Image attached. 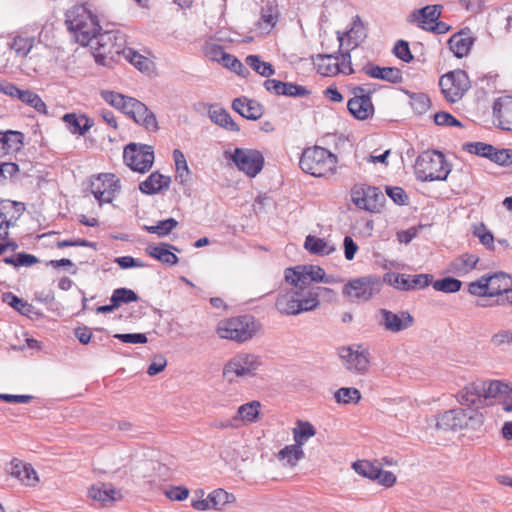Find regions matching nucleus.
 I'll use <instances>...</instances> for the list:
<instances>
[{
	"label": "nucleus",
	"instance_id": "obj_1",
	"mask_svg": "<svg viewBox=\"0 0 512 512\" xmlns=\"http://www.w3.org/2000/svg\"><path fill=\"white\" fill-rule=\"evenodd\" d=\"M67 30L81 46H88L102 32L99 18L86 4L75 5L65 13Z\"/></svg>",
	"mask_w": 512,
	"mask_h": 512
},
{
	"label": "nucleus",
	"instance_id": "obj_2",
	"mask_svg": "<svg viewBox=\"0 0 512 512\" xmlns=\"http://www.w3.org/2000/svg\"><path fill=\"white\" fill-rule=\"evenodd\" d=\"M484 415L477 409L454 408L447 410L436 417V428L443 431H456L465 429L477 433L482 432Z\"/></svg>",
	"mask_w": 512,
	"mask_h": 512
},
{
	"label": "nucleus",
	"instance_id": "obj_3",
	"mask_svg": "<svg viewBox=\"0 0 512 512\" xmlns=\"http://www.w3.org/2000/svg\"><path fill=\"white\" fill-rule=\"evenodd\" d=\"M262 330V324L255 316L243 314L219 321L216 333L221 339L244 343L254 338Z\"/></svg>",
	"mask_w": 512,
	"mask_h": 512
},
{
	"label": "nucleus",
	"instance_id": "obj_4",
	"mask_svg": "<svg viewBox=\"0 0 512 512\" xmlns=\"http://www.w3.org/2000/svg\"><path fill=\"white\" fill-rule=\"evenodd\" d=\"M337 156L321 146L307 147L302 151L299 167L313 177H328L336 173Z\"/></svg>",
	"mask_w": 512,
	"mask_h": 512
},
{
	"label": "nucleus",
	"instance_id": "obj_5",
	"mask_svg": "<svg viewBox=\"0 0 512 512\" xmlns=\"http://www.w3.org/2000/svg\"><path fill=\"white\" fill-rule=\"evenodd\" d=\"M96 40L97 46L93 52L95 62L106 67H112L129 48L126 35L120 30L103 31Z\"/></svg>",
	"mask_w": 512,
	"mask_h": 512
},
{
	"label": "nucleus",
	"instance_id": "obj_6",
	"mask_svg": "<svg viewBox=\"0 0 512 512\" xmlns=\"http://www.w3.org/2000/svg\"><path fill=\"white\" fill-rule=\"evenodd\" d=\"M414 169L419 181H444L451 171V165L441 151L426 150L418 155Z\"/></svg>",
	"mask_w": 512,
	"mask_h": 512
},
{
	"label": "nucleus",
	"instance_id": "obj_7",
	"mask_svg": "<svg viewBox=\"0 0 512 512\" xmlns=\"http://www.w3.org/2000/svg\"><path fill=\"white\" fill-rule=\"evenodd\" d=\"M261 365L260 356L252 353H238L224 365L223 377L229 383L234 382L239 377H253Z\"/></svg>",
	"mask_w": 512,
	"mask_h": 512
},
{
	"label": "nucleus",
	"instance_id": "obj_8",
	"mask_svg": "<svg viewBox=\"0 0 512 512\" xmlns=\"http://www.w3.org/2000/svg\"><path fill=\"white\" fill-rule=\"evenodd\" d=\"M154 159V149L151 145L130 142L124 147L123 162L134 172H148L153 166Z\"/></svg>",
	"mask_w": 512,
	"mask_h": 512
},
{
	"label": "nucleus",
	"instance_id": "obj_9",
	"mask_svg": "<svg viewBox=\"0 0 512 512\" xmlns=\"http://www.w3.org/2000/svg\"><path fill=\"white\" fill-rule=\"evenodd\" d=\"M439 86L446 101L455 103L470 89L471 82L466 71L456 69L442 75L439 79Z\"/></svg>",
	"mask_w": 512,
	"mask_h": 512
},
{
	"label": "nucleus",
	"instance_id": "obj_10",
	"mask_svg": "<svg viewBox=\"0 0 512 512\" xmlns=\"http://www.w3.org/2000/svg\"><path fill=\"white\" fill-rule=\"evenodd\" d=\"M382 286L379 277L368 275L349 280L343 287V295L356 300L368 301L377 294Z\"/></svg>",
	"mask_w": 512,
	"mask_h": 512
},
{
	"label": "nucleus",
	"instance_id": "obj_11",
	"mask_svg": "<svg viewBox=\"0 0 512 512\" xmlns=\"http://www.w3.org/2000/svg\"><path fill=\"white\" fill-rule=\"evenodd\" d=\"M352 201L361 209L380 212L384 208L386 199L378 187L362 185L352 189Z\"/></svg>",
	"mask_w": 512,
	"mask_h": 512
},
{
	"label": "nucleus",
	"instance_id": "obj_12",
	"mask_svg": "<svg viewBox=\"0 0 512 512\" xmlns=\"http://www.w3.org/2000/svg\"><path fill=\"white\" fill-rule=\"evenodd\" d=\"M231 160L240 171L251 178L258 175L264 166V157L256 149L235 148Z\"/></svg>",
	"mask_w": 512,
	"mask_h": 512
},
{
	"label": "nucleus",
	"instance_id": "obj_13",
	"mask_svg": "<svg viewBox=\"0 0 512 512\" xmlns=\"http://www.w3.org/2000/svg\"><path fill=\"white\" fill-rule=\"evenodd\" d=\"M433 280L432 274L409 275L397 272H387L383 276V282L388 283L400 291H411L428 287Z\"/></svg>",
	"mask_w": 512,
	"mask_h": 512
},
{
	"label": "nucleus",
	"instance_id": "obj_14",
	"mask_svg": "<svg viewBox=\"0 0 512 512\" xmlns=\"http://www.w3.org/2000/svg\"><path fill=\"white\" fill-rule=\"evenodd\" d=\"M352 468L360 476L376 481L385 488L393 487L397 481V477L394 473L383 470L376 461L357 460L352 463Z\"/></svg>",
	"mask_w": 512,
	"mask_h": 512
},
{
	"label": "nucleus",
	"instance_id": "obj_15",
	"mask_svg": "<svg viewBox=\"0 0 512 512\" xmlns=\"http://www.w3.org/2000/svg\"><path fill=\"white\" fill-rule=\"evenodd\" d=\"M378 314L381 316L378 320V325L391 333L402 332L412 327L415 323L414 317L406 310L395 313L386 308H381L378 310Z\"/></svg>",
	"mask_w": 512,
	"mask_h": 512
},
{
	"label": "nucleus",
	"instance_id": "obj_16",
	"mask_svg": "<svg viewBox=\"0 0 512 512\" xmlns=\"http://www.w3.org/2000/svg\"><path fill=\"white\" fill-rule=\"evenodd\" d=\"M338 354L345 368L350 372L363 375L369 370L370 352L368 349L358 351L353 350L352 346L341 347Z\"/></svg>",
	"mask_w": 512,
	"mask_h": 512
},
{
	"label": "nucleus",
	"instance_id": "obj_17",
	"mask_svg": "<svg viewBox=\"0 0 512 512\" xmlns=\"http://www.w3.org/2000/svg\"><path fill=\"white\" fill-rule=\"evenodd\" d=\"M6 471L27 487H35L39 483L38 474L33 466L18 458H13L10 461Z\"/></svg>",
	"mask_w": 512,
	"mask_h": 512
},
{
	"label": "nucleus",
	"instance_id": "obj_18",
	"mask_svg": "<svg viewBox=\"0 0 512 512\" xmlns=\"http://www.w3.org/2000/svg\"><path fill=\"white\" fill-rule=\"evenodd\" d=\"M232 109L243 118L253 121L260 119L265 112L264 106L259 101L246 96L235 98Z\"/></svg>",
	"mask_w": 512,
	"mask_h": 512
},
{
	"label": "nucleus",
	"instance_id": "obj_19",
	"mask_svg": "<svg viewBox=\"0 0 512 512\" xmlns=\"http://www.w3.org/2000/svg\"><path fill=\"white\" fill-rule=\"evenodd\" d=\"M493 116L498 121V128L512 131V96L499 97L494 101Z\"/></svg>",
	"mask_w": 512,
	"mask_h": 512
},
{
	"label": "nucleus",
	"instance_id": "obj_20",
	"mask_svg": "<svg viewBox=\"0 0 512 512\" xmlns=\"http://www.w3.org/2000/svg\"><path fill=\"white\" fill-rule=\"evenodd\" d=\"M173 251L180 252V249L172 244L165 242H161L158 245L149 244L145 248V252L150 257L169 266H174L179 262L178 256Z\"/></svg>",
	"mask_w": 512,
	"mask_h": 512
},
{
	"label": "nucleus",
	"instance_id": "obj_21",
	"mask_svg": "<svg viewBox=\"0 0 512 512\" xmlns=\"http://www.w3.org/2000/svg\"><path fill=\"white\" fill-rule=\"evenodd\" d=\"M443 6L440 4L426 5L420 9L414 10L408 18L409 22H417L422 30L435 23L441 16Z\"/></svg>",
	"mask_w": 512,
	"mask_h": 512
},
{
	"label": "nucleus",
	"instance_id": "obj_22",
	"mask_svg": "<svg viewBox=\"0 0 512 512\" xmlns=\"http://www.w3.org/2000/svg\"><path fill=\"white\" fill-rule=\"evenodd\" d=\"M469 28L461 29L448 39V46L454 56L461 59L467 56L476 41L475 37L469 36Z\"/></svg>",
	"mask_w": 512,
	"mask_h": 512
},
{
	"label": "nucleus",
	"instance_id": "obj_23",
	"mask_svg": "<svg viewBox=\"0 0 512 512\" xmlns=\"http://www.w3.org/2000/svg\"><path fill=\"white\" fill-rule=\"evenodd\" d=\"M362 71L371 78L384 80L392 84L403 82L402 71L397 67H380L369 62L362 68Z\"/></svg>",
	"mask_w": 512,
	"mask_h": 512
},
{
	"label": "nucleus",
	"instance_id": "obj_24",
	"mask_svg": "<svg viewBox=\"0 0 512 512\" xmlns=\"http://www.w3.org/2000/svg\"><path fill=\"white\" fill-rule=\"evenodd\" d=\"M299 296H302L301 292L294 289L279 293L275 302L276 309L283 315L300 314Z\"/></svg>",
	"mask_w": 512,
	"mask_h": 512
},
{
	"label": "nucleus",
	"instance_id": "obj_25",
	"mask_svg": "<svg viewBox=\"0 0 512 512\" xmlns=\"http://www.w3.org/2000/svg\"><path fill=\"white\" fill-rule=\"evenodd\" d=\"M25 135L17 130H0V155L18 153L24 146Z\"/></svg>",
	"mask_w": 512,
	"mask_h": 512
},
{
	"label": "nucleus",
	"instance_id": "obj_26",
	"mask_svg": "<svg viewBox=\"0 0 512 512\" xmlns=\"http://www.w3.org/2000/svg\"><path fill=\"white\" fill-rule=\"evenodd\" d=\"M170 183V176L154 171L139 184V190L146 195H155L163 190H167L170 187Z\"/></svg>",
	"mask_w": 512,
	"mask_h": 512
},
{
	"label": "nucleus",
	"instance_id": "obj_27",
	"mask_svg": "<svg viewBox=\"0 0 512 512\" xmlns=\"http://www.w3.org/2000/svg\"><path fill=\"white\" fill-rule=\"evenodd\" d=\"M345 37H347L349 44H353V48L358 47L367 37L364 23L359 15L353 17L351 27L348 31L344 33L337 31V39L340 43V48L343 46Z\"/></svg>",
	"mask_w": 512,
	"mask_h": 512
},
{
	"label": "nucleus",
	"instance_id": "obj_28",
	"mask_svg": "<svg viewBox=\"0 0 512 512\" xmlns=\"http://www.w3.org/2000/svg\"><path fill=\"white\" fill-rule=\"evenodd\" d=\"M88 495L90 498L101 502L103 505L115 502L122 498L120 490L115 489L109 483L101 482L93 484L88 490Z\"/></svg>",
	"mask_w": 512,
	"mask_h": 512
},
{
	"label": "nucleus",
	"instance_id": "obj_29",
	"mask_svg": "<svg viewBox=\"0 0 512 512\" xmlns=\"http://www.w3.org/2000/svg\"><path fill=\"white\" fill-rule=\"evenodd\" d=\"M62 121L70 133L80 136L85 135L94 125L93 119L86 114L66 113L62 116Z\"/></svg>",
	"mask_w": 512,
	"mask_h": 512
},
{
	"label": "nucleus",
	"instance_id": "obj_30",
	"mask_svg": "<svg viewBox=\"0 0 512 512\" xmlns=\"http://www.w3.org/2000/svg\"><path fill=\"white\" fill-rule=\"evenodd\" d=\"M349 113L357 120H367L372 118L375 109L371 98H350L347 102Z\"/></svg>",
	"mask_w": 512,
	"mask_h": 512
},
{
	"label": "nucleus",
	"instance_id": "obj_31",
	"mask_svg": "<svg viewBox=\"0 0 512 512\" xmlns=\"http://www.w3.org/2000/svg\"><path fill=\"white\" fill-rule=\"evenodd\" d=\"M2 301L6 304H8L10 307H12L14 310H16L18 313H20L23 316L30 317L31 319L39 318L43 316V314L37 310H35V307L25 301L24 299L18 297L12 292H5L1 296Z\"/></svg>",
	"mask_w": 512,
	"mask_h": 512
},
{
	"label": "nucleus",
	"instance_id": "obj_32",
	"mask_svg": "<svg viewBox=\"0 0 512 512\" xmlns=\"http://www.w3.org/2000/svg\"><path fill=\"white\" fill-rule=\"evenodd\" d=\"M482 384L481 383H469L467 384L459 393H458V401L461 405H467L468 408L472 406L476 407L478 410L479 407L483 405V396H482Z\"/></svg>",
	"mask_w": 512,
	"mask_h": 512
},
{
	"label": "nucleus",
	"instance_id": "obj_33",
	"mask_svg": "<svg viewBox=\"0 0 512 512\" xmlns=\"http://www.w3.org/2000/svg\"><path fill=\"white\" fill-rule=\"evenodd\" d=\"M479 262V257L472 253H464L453 259L448 265V272L464 276L471 272Z\"/></svg>",
	"mask_w": 512,
	"mask_h": 512
},
{
	"label": "nucleus",
	"instance_id": "obj_34",
	"mask_svg": "<svg viewBox=\"0 0 512 512\" xmlns=\"http://www.w3.org/2000/svg\"><path fill=\"white\" fill-rule=\"evenodd\" d=\"M323 293H330L331 296H333L334 290L327 287L317 286L308 290L306 294L302 292V296H299V309H301V313L317 308L320 303L319 298Z\"/></svg>",
	"mask_w": 512,
	"mask_h": 512
},
{
	"label": "nucleus",
	"instance_id": "obj_35",
	"mask_svg": "<svg viewBox=\"0 0 512 512\" xmlns=\"http://www.w3.org/2000/svg\"><path fill=\"white\" fill-rule=\"evenodd\" d=\"M486 281L489 282V295L490 297L498 298L499 295L507 290L509 285H512V276L499 271L493 274H485Z\"/></svg>",
	"mask_w": 512,
	"mask_h": 512
},
{
	"label": "nucleus",
	"instance_id": "obj_36",
	"mask_svg": "<svg viewBox=\"0 0 512 512\" xmlns=\"http://www.w3.org/2000/svg\"><path fill=\"white\" fill-rule=\"evenodd\" d=\"M261 403L253 400L238 407L234 420L244 424H252L258 421L260 416Z\"/></svg>",
	"mask_w": 512,
	"mask_h": 512
},
{
	"label": "nucleus",
	"instance_id": "obj_37",
	"mask_svg": "<svg viewBox=\"0 0 512 512\" xmlns=\"http://www.w3.org/2000/svg\"><path fill=\"white\" fill-rule=\"evenodd\" d=\"M316 434V429L314 426L308 421L298 420L296 422V427L293 429V435L295 443L291 445H286L284 448H301L310 437H313Z\"/></svg>",
	"mask_w": 512,
	"mask_h": 512
},
{
	"label": "nucleus",
	"instance_id": "obj_38",
	"mask_svg": "<svg viewBox=\"0 0 512 512\" xmlns=\"http://www.w3.org/2000/svg\"><path fill=\"white\" fill-rule=\"evenodd\" d=\"M338 54H340V56H341V62L339 63L340 64L339 73H343L346 75H350V74L354 73L352 63H351L350 50L343 52L341 50V48L339 47V50L336 53L317 54L315 57L312 56V59L316 60V61H324V60H331V59L338 61L339 60Z\"/></svg>",
	"mask_w": 512,
	"mask_h": 512
},
{
	"label": "nucleus",
	"instance_id": "obj_39",
	"mask_svg": "<svg viewBox=\"0 0 512 512\" xmlns=\"http://www.w3.org/2000/svg\"><path fill=\"white\" fill-rule=\"evenodd\" d=\"M305 249L313 255H330L335 251L333 246H329L323 238L308 235L304 242Z\"/></svg>",
	"mask_w": 512,
	"mask_h": 512
},
{
	"label": "nucleus",
	"instance_id": "obj_40",
	"mask_svg": "<svg viewBox=\"0 0 512 512\" xmlns=\"http://www.w3.org/2000/svg\"><path fill=\"white\" fill-rule=\"evenodd\" d=\"M209 117L212 122L229 131H240L239 125L232 119L230 114L224 109H214L209 111Z\"/></svg>",
	"mask_w": 512,
	"mask_h": 512
},
{
	"label": "nucleus",
	"instance_id": "obj_41",
	"mask_svg": "<svg viewBox=\"0 0 512 512\" xmlns=\"http://www.w3.org/2000/svg\"><path fill=\"white\" fill-rule=\"evenodd\" d=\"M219 51L221 52V59H219V62L224 67L230 69L241 77H247L251 74L248 68L244 66V64L234 55L227 53L224 49L219 48Z\"/></svg>",
	"mask_w": 512,
	"mask_h": 512
},
{
	"label": "nucleus",
	"instance_id": "obj_42",
	"mask_svg": "<svg viewBox=\"0 0 512 512\" xmlns=\"http://www.w3.org/2000/svg\"><path fill=\"white\" fill-rule=\"evenodd\" d=\"M405 94L410 99V105L413 109V111L417 115H423L425 114L431 107V99L430 97L423 92H411L408 90H405Z\"/></svg>",
	"mask_w": 512,
	"mask_h": 512
},
{
	"label": "nucleus",
	"instance_id": "obj_43",
	"mask_svg": "<svg viewBox=\"0 0 512 512\" xmlns=\"http://www.w3.org/2000/svg\"><path fill=\"white\" fill-rule=\"evenodd\" d=\"M482 384V396L486 400L488 398H495L499 395L509 394L512 392V388L502 381L492 380L489 382H481Z\"/></svg>",
	"mask_w": 512,
	"mask_h": 512
},
{
	"label": "nucleus",
	"instance_id": "obj_44",
	"mask_svg": "<svg viewBox=\"0 0 512 512\" xmlns=\"http://www.w3.org/2000/svg\"><path fill=\"white\" fill-rule=\"evenodd\" d=\"M173 159L175 162V179L177 181L179 180L181 185H185L188 182L189 176L191 174L186 158L181 150L174 149Z\"/></svg>",
	"mask_w": 512,
	"mask_h": 512
},
{
	"label": "nucleus",
	"instance_id": "obj_45",
	"mask_svg": "<svg viewBox=\"0 0 512 512\" xmlns=\"http://www.w3.org/2000/svg\"><path fill=\"white\" fill-rule=\"evenodd\" d=\"M115 178L113 173H100L95 179L91 180L90 191L101 205L104 201L107 182Z\"/></svg>",
	"mask_w": 512,
	"mask_h": 512
},
{
	"label": "nucleus",
	"instance_id": "obj_46",
	"mask_svg": "<svg viewBox=\"0 0 512 512\" xmlns=\"http://www.w3.org/2000/svg\"><path fill=\"white\" fill-rule=\"evenodd\" d=\"M245 63L248 65L253 71H255L257 74L269 78L270 76L275 74V68L274 66L269 63L263 61L260 56L258 55H248L245 58Z\"/></svg>",
	"mask_w": 512,
	"mask_h": 512
},
{
	"label": "nucleus",
	"instance_id": "obj_47",
	"mask_svg": "<svg viewBox=\"0 0 512 512\" xmlns=\"http://www.w3.org/2000/svg\"><path fill=\"white\" fill-rule=\"evenodd\" d=\"M142 107L145 111L135 113L130 118L148 131H157L159 127L155 114L143 102Z\"/></svg>",
	"mask_w": 512,
	"mask_h": 512
},
{
	"label": "nucleus",
	"instance_id": "obj_48",
	"mask_svg": "<svg viewBox=\"0 0 512 512\" xmlns=\"http://www.w3.org/2000/svg\"><path fill=\"white\" fill-rule=\"evenodd\" d=\"M431 284L435 291L450 294L460 291L463 282L452 276H446L435 281L432 280Z\"/></svg>",
	"mask_w": 512,
	"mask_h": 512
},
{
	"label": "nucleus",
	"instance_id": "obj_49",
	"mask_svg": "<svg viewBox=\"0 0 512 512\" xmlns=\"http://www.w3.org/2000/svg\"><path fill=\"white\" fill-rule=\"evenodd\" d=\"M138 300V294L126 287L116 288L110 297V302H113L117 309L124 304L137 302Z\"/></svg>",
	"mask_w": 512,
	"mask_h": 512
},
{
	"label": "nucleus",
	"instance_id": "obj_50",
	"mask_svg": "<svg viewBox=\"0 0 512 512\" xmlns=\"http://www.w3.org/2000/svg\"><path fill=\"white\" fill-rule=\"evenodd\" d=\"M335 401L338 404H358L361 399L360 391L355 387H342L334 393Z\"/></svg>",
	"mask_w": 512,
	"mask_h": 512
},
{
	"label": "nucleus",
	"instance_id": "obj_51",
	"mask_svg": "<svg viewBox=\"0 0 512 512\" xmlns=\"http://www.w3.org/2000/svg\"><path fill=\"white\" fill-rule=\"evenodd\" d=\"M22 103L34 108L38 113L47 115V106L41 97L32 90H22L19 94V98Z\"/></svg>",
	"mask_w": 512,
	"mask_h": 512
},
{
	"label": "nucleus",
	"instance_id": "obj_52",
	"mask_svg": "<svg viewBox=\"0 0 512 512\" xmlns=\"http://www.w3.org/2000/svg\"><path fill=\"white\" fill-rule=\"evenodd\" d=\"M178 221L174 218H167L160 220L153 226H144V229L151 234H156L159 237H164L172 232L178 226Z\"/></svg>",
	"mask_w": 512,
	"mask_h": 512
},
{
	"label": "nucleus",
	"instance_id": "obj_53",
	"mask_svg": "<svg viewBox=\"0 0 512 512\" xmlns=\"http://www.w3.org/2000/svg\"><path fill=\"white\" fill-rule=\"evenodd\" d=\"M278 9L277 5L273 4L272 2L268 1L266 6L262 8L261 10V16L260 19L257 22V25L261 27V25L264 23L269 27V29L273 28L278 20Z\"/></svg>",
	"mask_w": 512,
	"mask_h": 512
},
{
	"label": "nucleus",
	"instance_id": "obj_54",
	"mask_svg": "<svg viewBox=\"0 0 512 512\" xmlns=\"http://www.w3.org/2000/svg\"><path fill=\"white\" fill-rule=\"evenodd\" d=\"M462 149L470 154L489 159L494 146L484 142H467L463 144Z\"/></svg>",
	"mask_w": 512,
	"mask_h": 512
},
{
	"label": "nucleus",
	"instance_id": "obj_55",
	"mask_svg": "<svg viewBox=\"0 0 512 512\" xmlns=\"http://www.w3.org/2000/svg\"><path fill=\"white\" fill-rule=\"evenodd\" d=\"M275 458L283 465L293 467L304 457L303 450H278Z\"/></svg>",
	"mask_w": 512,
	"mask_h": 512
},
{
	"label": "nucleus",
	"instance_id": "obj_56",
	"mask_svg": "<svg viewBox=\"0 0 512 512\" xmlns=\"http://www.w3.org/2000/svg\"><path fill=\"white\" fill-rule=\"evenodd\" d=\"M310 94H311V91L303 85L283 81L281 96L299 98V97H308V96H310Z\"/></svg>",
	"mask_w": 512,
	"mask_h": 512
},
{
	"label": "nucleus",
	"instance_id": "obj_57",
	"mask_svg": "<svg viewBox=\"0 0 512 512\" xmlns=\"http://www.w3.org/2000/svg\"><path fill=\"white\" fill-rule=\"evenodd\" d=\"M100 94L104 101L119 111L122 110L129 97L111 90H102Z\"/></svg>",
	"mask_w": 512,
	"mask_h": 512
},
{
	"label": "nucleus",
	"instance_id": "obj_58",
	"mask_svg": "<svg viewBox=\"0 0 512 512\" xmlns=\"http://www.w3.org/2000/svg\"><path fill=\"white\" fill-rule=\"evenodd\" d=\"M489 282L486 281V276L483 275L476 281L468 284L467 291L469 294L477 297H490L489 295Z\"/></svg>",
	"mask_w": 512,
	"mask_h": 512
},
{
	"label": "nucleus",
	"instance_id": "obj_59",
	"mask_svg": "<svg viewBox=\"0 0 512 512\" xmlns=\"http://www.w3.org/2000/svg\"><path fill=\"white\" fill-rule=\"evenodd\" d=\"M387 196L399 206L409 204V197L406 191L400 186H385Z\"/></svg>",
	"mask_w": 512,
	"mask_h": 512
},
{
	"label": "nucleus",
	"instance_id": "obj_60",
	"mask_svg": "<svg viewBox=\"0 0 512 512\" xmlns=\"http://www.w3.org/2000/svg\"><path fill=\"white\" fill-rule=\"evenodd\" d=\"M489 160L500 166H509L512 164V149H499L494 146V151L491 152Z\"/></svg>",
	"mask_w": 512,
	"mask_h": 512
},
{
	"label": "nucleus",
	"instance_id": "obj_61",
	"mask_svg": "<svg viewBox=\"0 0 512 512\" xmlns=\"http://www.w3.org/2000/svg\"><path fill=\"white\" fill-rule=\"evenodd\" d=\"M474 235L480 240V243L484 245L488 250L494 251V236L491 231L487 229L484 223H480L475 226Z\"/></svg>",
	"mask_w": 512,
	"mask_h": 512
},
{
	"label": "nucleus",
	"instance_id": "obj_62",
	"mask_svg": "<svg viewBox=\"0 0 512 512\" xmlns=\"http://www.w3.org/2000/svg\"><path fill=\"white\" fill-rule=\"evenodd\" d=\"M433 120H434V123L438 126H451V127H459V128L464 127V125L461 121H459L451 113L445 112V111L436 112L433 115Z\"/></svg>",
	"mask_w": 512,
	"mask_h": 512
},
{
	"label": "nucleus",
	"instance_id": "obj_63",
	"mask_svg": "<svg viewBox=\"0 0 512 512\" xmlns=\"http://www.w3.org/2000/svg\"><path fill=\"white\" fill-rule=\"evenodd\" d=\"M122 56L138 70L144 71L148 69V59L132 48H128Z\"/></svg>",
	"mask_w": 512,
	"mask_h": 512
},
{
	"label": "nucleus",
	"instance_id": "obj_64",
	"mask_svg": "<svg viewBox=\"0 0 512 512\" xmlns=\"http://www.w3.org/2000/svg\"><path fill=\"white\" fill-rule=\"evenodd\" d=\"M394 55L406 62L410 63L414 60V55L411 53L409 43L405 40H398L393 48Z\"/></svg>",
	"mask_w": 512,
	"mask_h": 512
}]
</instances>
